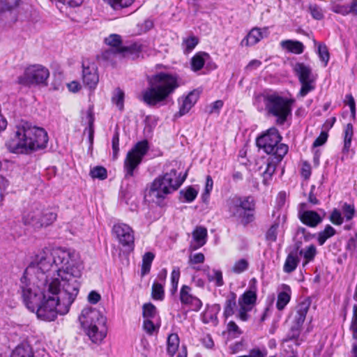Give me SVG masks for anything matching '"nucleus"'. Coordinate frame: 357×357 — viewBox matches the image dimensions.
Instances as JSON below:
<instances>
[{"mask_svg":"<svg viewBox=\"0 0 357 357\" xmlns=\"http://www.w3.org/2000/svg\"><path fill=\"white\" fill-rule=\"evenodd\" d=\"M180 278V269L178 267L174 268L171 273V293L174 294L177 290L178 280Z\"/></svg>","mask_w":357,"mask_h":357,"instance_id":"nucleus-45","label":"nucleus"},{"mask_svg":"<svg viewBox=\"0 0 357 357\" xmlns=\"http://www.w3.org/2000/svg\"><path fill=\"white\" fill-rule=\"evenodd\" d=\"M149 150V144L146 140L137 142L135 146L128 152L124 160V169L126 176L131 177L134 175V170L141 163L142 158Z\"/></svg>","mask_w":357,"mask_h":357,"instance_id":"nucleus-10","label":"nucleus"},{"mask_svg":"<svg viewBox=\"0 0 357 357\" xmlns=\"http://www.w3.org/2000/svg\"><path fill=\"white\" fill-rule=\"evenodd\" d=\"M149 86L142 92V100L149 106L164 102L178 87L176 77L159 73L147 79Z\"/></svg>","mask_w":357,"mask_h":357,"instance_id":"nucleus-4","label":"nucleus"},{"mask_svg":"<svg viewBox=\"0 0 357 357\" xmlns=\"http://www.w3.org/2000/svg\"><path fill=\"white\" fill-rule=\"evenodd\" d=\"M180 344L178 335L176 333H172L168 335L167 341V352L171 356L177 351Z\"/></svg>","mask_w":357,"mask_h":357,"instance_id":"nucleus-27","label":"nucleus"},{"mask_svg":"<svg viewBox=\"0 0 357 357\" xmlns=\"http://www.w3.org/2000/svg\"><path fill=\"white\" fill-rule=\"evenodd\" d=\"M280 219L277 218L274 222L269 227L266 234V239L270 243H273L277 241L279 227H280Z\"/></svg>","mask_w":357,"mask_h":357,"instance_id":"nucleus-35","label":"nucleus"},{"mask_svg":"<svg viewBox=\"0 0 357 357\" xmlns=\"http://www.w3.org/2000/svg\"><path fill=\"white\" fill-rule=\"evenodd\" d=\"M199 41V38L194 35L183 38L181 47L184 54H189L198 45Z\"/></svg>","mask_w":357,"mask_h":357,"instance_id":"nucleus-30","label":"nucleus"},{"mask_svg":"<svg viewBox=\"0 0 357 357\" xmlns=\"http://www.w3.org/2000/svg\"><path fill=\"white\" fill-rule=\"evenodd\" d=\"M74 254L61 248H45L25 269L20 280L24 303L41 320L54 321L67 314L79 290L81 269Z\"/></svg>","mask_w":357,"mask_h":357,"instance_id":"nucleus-1","label":"nucleus"},{"mask_svg":"<svg viewBox=\"0 0 357 357\" xmlns=\"http://www.w3.org/2000/svg\"><path fill=\"white\" fill-rule=\"evenodd\" d=\"M10 357H33L32 347L27 342H23L15 348Z\"/></svg>","mask_w":357,"mask_h":357,"instance_id":"nucleus-24","label":"nucleus"},{"mask_svg":"<svg viewBox=\"0 0 357 357\" xmlns=\"http://www.w3.org/2000/svg\"><path fill=\"white\" fill-rule=\"evenodd\" d=\"M293 70L301 84L298 95L305 97L309 92L315 89L314 82L316 78L311 68L303 63H296Z\"/></svg>","mask_w":357,"mask_h":357,"instance_id":"nucleus-13","label":"nucleus"},{"mask_svg":"<svg viewBox=\"0 0 357 357\" xmlns=\"http://www.w3.org/2000/svg\"><path fill=\"white\" fill-rule=\"evenodd\" d=\"M236 310V294L234 292H230L227 296L224 305V317L227 319L235 314Z\"/></svg>","mask_w":357,"mask_h":357,"instance_id":"nucleus-20","label":"nucleus"},{"mask_svg":"<svg viewBox=\"0 0 357 357\" xmlns=\"http://www.w3.org/2000/svg\"><path fill=\"white\" fill-rule=\"evenodd\" d=\"M312 16L316 20H321L323 17V13L320 7L316 4H311L309 6Z\"/></svg>","mask_w":357,"mask_h":357,"instance_id":"nucleus-53","label":"nucleus"},{"mask_svg":"<svg viewBox=\"0 0 357 357\" xmlns=\"http://www.w3.org/2000/svg\"><path fill=\"white\" fill-rule=\"evenodd\" d=\"M20 0H0V6L2 7V12L10 10L18 5Z\"/></svg>","mask_w":357,"mask_h":357,"instance_id":"nucleus-52","label":"nucleus"},{"mask_svg":"<svg viewBox=\"0 0 357 357\" xmlns=\"http://www.w3.org/2000/svg\"><path fill=\"white\" fill-rule=\"evenodd\" d=\"M142 50L141 45L134 43L128 47H123L119 49V52L123 56H130L132 59L139 57L140 52Z\"/></svg>","mask_w":357,"mask_h":357,"instance_id":"nucleus-26","label":"nucleus"},{"mask_svg":"<svg viewBox=\"0 0 357 357\" xmlns=\"http://www.w3.org/2000/svg\"><path fill=\"white\" fill-rule=\"evenodd\" d=\"M181 194L183 195L187 202H192L196 198L197 191L192 187H188L185 191H181Z\"/></svg>","mask_w":357,"mask_h":357,"instance_id":"nucleus-51","label":"nucleus"},{"mask_svg":"<svg viewBox=\"0 0 357 357\" xmlns=\"http://www.w3.org/2000/svg\"><path fill=\"white\" fill-rule=\"evenodd\" d=\"M210 58V55L205 52H199L196 53L191 59V69L194 72L200 70L204 66L206 59Z\"/></svg>","mask_w":357,"mask_h":357,"instance_id":"nucleus-23","label":"nucleus"},{"mask_svg":"<svg viewBox=\"0 0 357 357\" xmlns=\"http://www.w3.org/2000/svg\"><path fill=\"white\" fill-rule=\"evenodd\" d=\"M227 207L230 216L243 226H247L255 219V201L252 196H235L227 201Z\"/></svg>","mask_w":357,"mask_h":357,"instance_id":"nucleus-7","label":"nucleus"},{"mask_svg":"<svg viewBox=\"0 0 357 357\" xmlns=\"http://www.w3.org/2000/svg\"><path fill=\"white\" fill-rule=\"evenodd\" d=\"M144 331L149 335H152L155 330V326L149 319H145L143 324Z\"/></svg>","mask_w":357,"mask_h":357,"instance_id":"nucleus-56","label":"nucleus"},{"mask_svg":"<svg viewBox=\"0 0 357 357\" xmlns=\"http://www.w3.org/2000/svg\"><path fill=\"white\" fill-rule=\"evenodd\" d=\"M100 298V295L95 291H91L88 295V301L91 304H96Z\"/></svg>","mask_w":357,"mask_h":357,"instance_id":"nucleus-60","label":"nucleus"},{"mask_svg":"<svg viewBox=\"0 0 357 357\" xmlns=\"http://www.w3.org/2000/svg\"><path fill=\"white\" fill-rule=\"evenodd\" d=\"M134 0H109L111 6L114 10H119L130 6Z\"/></svg>","mask_w":357,"mask_h":357,"instance_id":"nucleus-50","label":"nucleus"},{"mask_svg":"<svg viewBox=\"0 0 357 357\" xmlns=\"http://www.w3.org/2000/svg\"><path fill=\"white\" fill-rule=\"evenodd\" d=\"M263 98L267 113L276 117L277 124L283 125L288 116L291 115L295 100L280 96L275 92L266 93L264 95Z\"/></svg>","mask_w":357,"mask_h":357,"instance_id":"nucleus-6","label":"nucleus"},{"mask_svg":"<svg viewBox=\"0 0 357 357\" xmlns=\"http://www.w3.org/2000/svg\"><path fill=\"white\" fill-rule=\"evenodd\" d=\"M341 210V213L343 214L342 217L344 219L345 218L346 221H350L354 218L356 213L354 205L344 203Z\"/></svg>","mask_w":357,"mask_h":357,"instance_id":"nucleus-40","label":"nucleus"},{"mask_svg":"<svg viewBox=\"0 0 357 357\" xmlns=\"http://www.w3.org/2000/svg\"><path fill=\"white\" fill-rule=\"evenodd\" d=\"M261 65V62L257 59H253L249 62L248 66H246L247 70H253L256 69Z\"/></svg>","mask_w":357,"mask_h":357,"instance_id":"nucleus-63","label":"nucleus"},{"mask_svg":"<svg viewBox=\"0 0 357 357\" xmlns=\"http://www.w3.org/2000/svg\"><path fill=\"white\" fill-rule=\"evenodd\" d=\"M263 38V33L259 28H253L243 38L241 43V45L251 46L257 44Z\"/></svg>","mask_w":357,"mask_h":357,"instance_id":"nucleus-22","label":"nucleus"},{"mask_svg":"<svg viewBox=\"0 0 357 357\" xmlns=\"http://www.w3.org/2000/svg\"><path fill=\"white\" fill-rule=\"evenodd\" d=\"M336 233L335 229L331 226L327 225L323 231H321L317 234V241L319 245H323L325 242L333 236Z\"/></svg>","mask_w":357,"mask_h":357,"instance_id":"nucleus-34","label":"nucleus"},{"mask_svg":"<svg viewBox=\"0 0 357 357\" xmlns=\"http://www.w3.org/2000/svg\"><path fill=\"white\" fill-rule=\"evenodd\" d=\"M82 68L83 83L89 89H95L99 80L96 66L93 63L86 66L85 62H83Z\"/></svg>","mask_w":357,"mask_h":357,"instance_id":"nucleus-17","label":"nucleus"},{"mask_svg":"<svg viewBox=\"0 0 357 357\" xmlns=\"http://www.w3.org/2000/svg\"><path fill=\"white\" fill-rule=\"evenodd\" d=\"M248 261L245 259H241L234 263L231 270L234 273L240 274L248 270Z\"/></svg>","mask_w":357,"mask_h":357,"instance_id":"nucleus-43","label":"nucleus"},{"mask_svg":"<svg viewBox=\"0 0 357 357\" xmlns=\"http://www.w3.org/2000/svg\"><path fill=\"white\" fill-rule=\"evenodd\" d=\"M329 220L335 225H341L344 222V218L342 215L341 211L337 208L333 210L330 215Z\"/></svg>","mask_w":357,"mask_h":357,"instance_id":"nucleus-47","label":"nucleus"},{"mask_svg":"<svg viewBox=\"0 0 357 357\" xmlns=\"http://www.w3.org/2000/svg\"><path fill=\"white\" fill-rule=\"evenodd\" d=\"M281 140L282 136L275 127L269 128L256 139L257 146L270 155L266 160V169L262 174L263 183L265 185H267L268 181L271 179L276 166L288 152V146L280 143Z\"/></svg>","mask_w":357,"mask_h":357,"instance_id":"nucleus-2","label":"nucleus"},{"mask_svg":"<svg viewBox=\"0 0 357 357\" xmlns=\"http://www.w3.org/2000/svg\"><path fill=\"white\" fill-rule=\"evenodd\" d=\"M90 175L93 178L103 180L107 178V174L105 168L97 166L91 170Z\"/></svg>","mask_w":357,"mask_h":357,"instance_id":"nucleus-46","label":"nucleus"},{"mask_svg":"<svg viewBox=\"0 0 357 357\" xmlns=\"http://www.w3.org/2000/svg\"><path fill=\"white\" fill-rule=\"evenodd\" d=\"M191 288L188 285H183L180 291V301L182 304L189 305L192 310L199 311L202 306V301L190 293Z\"/></svg>","mask_w":357,"mask_h":357,"instance_id":"nucleus-16","label":"nucleus"},{"mask_svg":"<svg viewBox=\"0 0 357 357\" xmlns=\"http://www.w3.org/2000/svg\"><path fill=\"white\" fill-rule=\"evenodd\" d=\"M351 328L353 330L354 337L357 338V307H354V319L351 324Z\"/></svg>","mask_w":357,"mask_h":357,"instance_id":"nucleus-62","label":"nucleus"},{"mask_svg":"<svg viewBox=\"0 0 357 357\" xmlns=\"http://www.w3.org/2000/svg\"><path fill=\"white\" fill-rule=\"evenodd\" d=\"M346 99L347 100V105L350 107L351 112L353 115H355L356 113V104L354 97L351 94H347L346 96Z\"/></svg>","mask_w":357,"mask_h":357,"instance_id":"nucleus-61","label":"nucleus"},{"mask_svg":"<svg viewBox=\"0 0 357 357\" xmlns=\"http://www.w3.org/2000/svg\"><path fill=\"white\" fill-rule=\"evenodd\" d=\"M185 177L180 178L176 169L164 174L152 182L148 196L153 202L161 205L167 196L176 191L183 183Z\"/></svg>","mask_w":357,"mask_h":357,"instance_id":"nucleus-5","label":"nucleus"},{"mask_svg":"<svg viewBox=\"0 0 357 357\" xmlns=\"http://www.w3.org/2000/svg\"><path fill=\"white\" fill-rule=\"evenodd\" d=\"M297 235L301 234L304 241L305 242H308L313 239L315 237L316 234H312L310 233L305 228L300 227L297 229L296 231Z\"/></svg>","mask_w":357,"mask_h":357,"instance_id":"nucleus-54","label":"nucleus"},{"mask_svg":"<svg viewBox=\"0 0 357 357\" xmlns=\"http://www.w3.org/2000/svg\"><path fill=\"white\" fill-rule=\"evenodd\" d=\"M280 45L283 49L287 50L288 52L296 54H302L304 51L303 44L298 40H282L280 43Z\"/></svg>","mask_w":357,"mask_h":357,"instance_id":"nucleus-25","label":"nucleus"},{"mask_svg":"<svg viewBox=\"0 0 357 357\" xmlns=\"http://www.w3.org/2000/svg\"><path fill=\"white\" fill-rule=\"evenodd\" d=\"M227 331L229 333H234V335H240L241 334H242V331L240 330L239 327L233 321H231L228 323Z\"/></svg>","mask_w":357,"mask_h":357,"instance_id":"nucleus-57","label":"nucleus"},{"mask_svg":"<svg viewBox=\"0 0 357 357\" xmlns=\"http://www.w3.org/2000/svg\"><path fill=\"white\" fill-rule=\"evenodd\" d=\"M204 255L202 253H196L190 257L189 263L193 264H201L204 261Z\"/></svg>","mask_w":357,"mask_h":357,"instance_id":"nucleus-58","label":"nucleus"},{"mask_svg":"<svg viewBox=\"0 0 357 357\" xmlns=\"http://www.w3.org/2000/svg\"><path fill=\"white\" fill-rule=\"evenodd\" d=\"M318 54L320 59L324 62L325 66L327 65L329 61V52L327 47L323 44H319L318 45Z\"/></svg>","mask_w":357,"mask_h":357,"instance_id":"nucleus-49","label":"nucleus"},{"mask_svg":"<svg viewBox=\"0 0 357 357\" xmlns=\"http://www.w3.org/2000/svg\"><path fill=\"white\" fill-rule=\"evenodd\" d=\"M299 253L301 255L303 256L305 260L303 263V266H305L309 262L312 261L314 259V257L317 254V250L316 246L312 244L304 249L301 250Z\"/></svg>","mask_w":357,"mask_h":357,"instance_id":"nucleus-31","label":"nucleus"},{"mask_svg":"<svg viewBox=\"0 0 357 357\" xmlns=\"http://www.w3.org/2000/svg\"><path fill=\"white\" fill-rule=\"evenodd\" d=\"M50 76V73L45 67L36 64L28 66L24 74L18 77L17 82L24 86L44 83Z\"/></svg>","mask_w":357,"mask_h":357,"instance_id":"nucleus-12","label":"nucleus"},{"mask_svg":"<svg viewBox=\"0 0 357 357\" xmlns=\"http://www.w3.org/2000/svg\"><path fill=\"white\" fill-rule=\"evenodd\" d=\"M207 229L205 227H197L192 232L194 243H192V250H197L202 247L206 242Z\"/></svg>","mask_w":357,"mask_h":357,"instance_id":"nucleus-18","label":"nucleus"},{"mask_svg":"<svg viewBox=\"0 0 357 357\" xmlns=\"http://www.w3.org/2000/svg\"><path fill=\"white\" fill-rule=\"evenodd\" d=\"M120 244L127 247L128 250H133L135 247V237L132 229L128 225L119 223L114 225L112 229Z\"/></svg>","mask_w":357,"mask_h":357,"instance_id":"nucleus-14","label":"nucleus"},{"mask_svg":"<svg viewBox=\"0 0 357 357\" xmlns=\"http://www.w3.org/2000/svg\"><path fill=\"white\" fill-rule=\"evenodd\" d=\"M197 100V96L193 92L190 93L183 98L180 103L179 111L175 114V117H181L187 114Z\"/></svg>","mask_w":357,"mask_h":357,"instance_id":"nucleus-19","label":"nucleus"},{"mask_svg":"<svg viewBox=\"0 0 357 357\" xmlns=\"http://www.w3.org/2000/svg\"><path fill=\"white\" fill-rule=\"evenodd\" d=\"M112 102L120 110L123 109L124 92L121 89L117 88L115 89L114 94L112 97Z\"/></svg>","mask_w":357,"mask_h":357,"instance_id":"nucleus-44","label":"nucleus"},{"mask_svg":"<svg viewBox=\"0 0 357 357\" xmlns=\"http://www.w3.org/2000/svg\"><path fill=\"white\" fill-rule=\"evenodd\" d=\"M257 280L255 278H252L250 281L248 289L238 298V303L239 307L236 314V318L243 321L248 320L250 317L248 312L252 310L257 303Z\"/></svg>","mask_w":357,"mask_h":357,"instance_id":"nucleus-9","label":"nucleus"},{"mask_svg":"<svg viewBox=\"0 0 357 357\" xmlns=\"http://www.w3.org/2000/svg\"><path fill=\"white\" fill-rule=\"evenodd\" d=\"M223 106V102L220 100L215 101L211 105L210 113L218 112Z\"/></svg>","mask_w":357,"mask_h":357,"instance_id":"nucleus-64","label":"nucleus"},{"mask_svg":"<svg viewBox=\"0 0 357 357\" xmlns=\"http://www.w3.org/2000/svg\"><path fill=\"white\" fill-rule=\"evenodd\" d=\"M354 131H353V126L351 123L347 124L344 128V146L342 149V153H347L349 152V148L351 146V139L353 137Z\"/></svg>","mask_w":357,"mask_h":357,"instance_id":"nucleus-36","label":"nucleus"},{"mask_svg":"<svg viewBox=\"0 0 357 357\" xmlns=\"http://www.w3.org/2000/svg\"><path fill=\"white\" fill-rule=\"evenodd\" d=\"M301 176L305 179H308L311 175V167L309 164L307 162H304L303 164L302 168H301Z\"/></svg>","mask_w":357,"mask_h":357,"instance_id":"nucleus-59","label":"nucleus"},{"mask_svg":"<svg viewBox=\"0 0 357 357\" xmlns=\"http://www.w3.org/2000/svg\"><path fill=\"white\" fill-rule=\"evenodd\" d=\"M79 320L84 328L96 327V329H99L100 337L103 335L107 319L99 310L92 307H86L82 310Z\"/></svg>","mask_w":357,"mask_h":357,"instance_id":"nucleus-11","label":"nucleus"},{"mask_svg":"<svg viewBox=\"0 0 357 357\" xmlns=\"http://www.w3.org/2000/svg\"><path fill=\"white\" fill-rule=\"evenodd\" d=\"M328 139V133L326 131H321L319 136L314 140L313 143L314 147L321 146L326 143Z\"/></svg>","mask_w":357,"mask_h":357,"instance_id":"nucleus-55","label":"nucleus"},{"mask_svg":"<svg viewBox=\"0 0 357 357\" xmlns=\"http://www.w3.org/2000/svg\"><path fill=\"white\" fill-rule=\"evenodd\" d=\"M105 43L114 48L113 52L114 54H119V49L123 47V46H122L121 37L118 34H110L108 37L105 38Z\"/></svg>","mask_w":357,"mask_h":357,"instance_id":"nucleus-32","label":"nucleus"},{"mask_svg":"<svg viewBox=\"0 0 357 357\" xmlns=\"http://www.w3.org/2000/svg\"><path fill=\"white\" fill-rule=\"evenodd\" d=\"M84 330L86 333V335L89 337V339L91 340L92 342H93L95 344H100L104 340V338L106 337L107 331V325L105 324V332L103 333V335L100 337L99 330L98 331V329H96V327L92 326L90 328H84Z\"/></svg>","mask_w":357,"mask_h":357,"instance_id":"nucleus-33","label":"nucleus"},{"mask_svg":"<svg viewBox=\"0 0 357 357\" xmlns=\"http://www.w3.org/2000/svg\"><path fill=\"white\" fill-rule=\"evenodd\" d=\"M112 157L114 160L117 159L119 151V132L118 128H116L112 139Z\"/></svg>","mask_w":357,"mask_h":357,"instance_id":"nucleus-42","label":"nucleus"},{"mask_svg":"<svg viewBox=\"0 0 357 357\" xmlns=\"http://www.w3.org/2000/svg\"><path fill=\"white\" fill-rule=\"evenodd\" d=\"M143 317L144 319H153L157 314V309L151 303H145L143 305Z\"/></svg>","mask_w":357,"mask_h":357,"instance_id":"nucleus-41","label":"nucleus"},{"mask_svg":"<svg viewBox=\"0 0 357 357\" xmlns=\"http://www.w3.org/2000/svg\"><path fill=\"white\" fill-rule=\"evenodd\" d=\"M299 259L295 252L289 253L284 261L283 271L287 273L293 272L297 267Z\"/></svg>","mask_w":357,"mask_h":357,"instance_id":"nucleus-29","label":"nucleus"},{"mask_svg":"<svg viewBox=\"0 0 357 357\" xmlns=\"http://www.w3.org/2000/svg\"><path fill=\"white\" fill-rule=\"evenodd\" d=\"M203 271L207 275L209 282H215V284L217 287H222L224 284L222 273L221 271L213 269L211 273L209 271V266H208L205 267Z\"/></svg>","mask_w":357,"mask_h":357,"instance_id":"nucleus-28","label":"nucleus"},{"mask_svg":"<svg viewBox=\"0 0 357 357\" xmlns=\"http://www.w3.org/2000/svg\"><path fill=\"white\" fill-rule=\"evenodd\" d=\"M153 253L151 252H146L142 259V275H144L149 273L151 269V266L152 261L154 259Z\"/></svg>","mask_w":357,"mask_h":357,"instance_id":"nucleus-38","label":"nucleus"},{"mask_svg":"<svg viewBox=\"0 0 357 357\" xmlns=\"http://www.w3.org/2000/svg\"><path fill=\"white\" fill-rule=\"evenodd\" d=\"M305 206L306 204L305 203H302L299 205L298 212V218L303 224L310 227H316L322 222L325 212L321 211L323 213L321 215L315 211L305 210Z\"/></svg>","mask_w":357,"mask_h":357,"instance_id":"nucleus-15","label":"nucleus"},{"mask_svg":"<svg viewBox=\"0 0 357 357\" xmlns=\"http://www.w3.org/2000/svg\"><path fill=\"white\" fill-rule=\"evenodd\" d=\"M87 118L89 120V126H88V128H86L85 129L84 132L88 133L89 142H91V144H92L93 140V135H94V128H93L94 117L91 113H89L87 115Z\"/></svg>","mask_w":357,"mask_h":357,"instance_id":"nucleus-48","label":"nucleus"},{"mask_svg":"<svg viewBox=\"0 0 357 357\" xmlns=\"http://www.w3.org/2000/svg\"><path fill=\"white\" fill-rule=\"evenodd\" d=\"M56 213L38 207H31L22 215V222L33 229H40L52 225L56 219Z\"/></svg>","mask_w":357,"mask_h":357,"instance_id":"nucleus-8","label":"nucleus"},{"mask_svg":"<svg viewBox=\"0 0 357 357\" xmlns=\"http://www.w3.org/2000/svg\"><path fill=\"white\" fill-rule=\"evenodd\" d=\"M162 283L154 282L152 286L151 296L154 300L162 301L165 291Z\"/></svg>","mask_w":357,"mask_h":357,"instance_id":"nucleus-39","label":"nucleus"},{"mask_svg":"<svg viewBox=\"0 0 357 357\" xmlns=\"http://www.w3.org/2000/svg\"><path fill=\"white\" fill-rule=\"evenodd\" d=\"M48 142L47 132L42 128L24 123L18 127L15 136L6 142L8 149L14 153H28L46 147Z\"/></svg>","mask_w":357,"mask_h":357,"instance_id":"nucleus-3","label":"nucleus"},{"mask_svg":"<svg viewBox=\"0 0 357 357\" xmlns=\"http://www.w3.org/2000/svg\"><path fill=\"white\" fill-rule=\"evenodd\" d=\"M282 291L278 295L276 307L278 310H282L289 303L291 298V288L289 285L283 284L282 285Z\"/></svg>","mask_w":357,"mask_h":357,"instance_id":"nucleus-21","label":"nucleus"},{"mask_svg":"<svg viewBox=\"0 0 357 357\" xmlns=\"http://www.w3.org/2000/svg\"><path fill=\"white\" fill-rule=\"evenodd\" d=\"M308 311V307L305 304L299 305L296 314L295 316V322L296 325V329L298 330L304 323L306 317V314Z\"/></svg>","mask_w":357,"mask_h":357,"instance_id":"nucleus-37","label":"nucleus"}]
</instances>
